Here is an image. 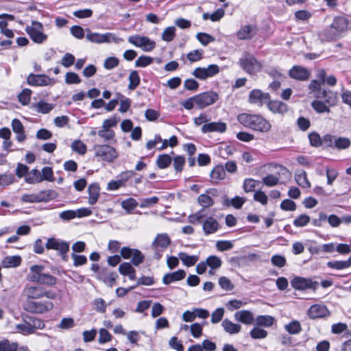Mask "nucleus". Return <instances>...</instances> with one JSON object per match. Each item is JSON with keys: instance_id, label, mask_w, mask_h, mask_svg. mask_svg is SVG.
<instances>
[{"instance_id": "1", "label": "nucleus", "mask_w": 351, "mask_h": 351, "mask_svg": "<svg viewBox=\"0 0 351 351\" xmlns=\"http://www.w3.org/2000/svg\"><path fill=\"white\" fill-rule=\"evenodd\" d=\"M22 295L27 300L25 309L30 313H45L50 311L53 308V304L51 301L34 302L33 300H38L45 297L49 300L56 298V293L51 290H45L40 285H27L24 287Z\"/></svg>"}, {"instance_id": "2", "label": "nucleus", "mask_w": 351, "mask_h": 351, "mask_svg": "<svg viewBox=\"0 0 351 351\" xmlns=\"http://www.w3.org/2000/svg\"><path fill=\"white\" fill-rule=\"evenodd\" d=\"M237 120L243 126L261 133H267L271 128L269 121L257 114L241 113Z\"/></svg>"}, {"instance_id": "3", "label": "nucleus", "mask_w": 351, "mask_h": 351, "mask_svg": "<svg viewBox=\"0 0 351 351\" xmlns=\"http://www.w3.org/2000/svg\"><path fill=\"white\" fill-rule=\"evenodd\" d=\"M25 32L31 40L38 45L44 43L48 38L44 32L43 25L37 21H32L31 25L25 27Z\"/></svg>"}, {"instance_id": "4", "label": "nucleus", "mask_w": 351, "mask_h": 351, "mask_svg": "<svg viewBox=\"0 0 351 351\" xmlns=\"http://www.w3.org/2000/svg\"><path fill=\"white\" fill-rule=\"evenodd\" d=\"M86 40L93 43H119L123 40L121 38L117 37L114 34L111 32L100 34L97 32H93L90 29H86Z\"/></svg>"}, {"instance_id": "5", "label": "nucleus", "mask_w": 351, "mask_h": 351, "mask_svg": "<svg viewBox=\"0 0 351 351\" xmlns=\"http://www.w3.org/2000/svg\"><path fill=\"white\" fill-rule=\"evenodd\" d=\"M240 66L248 74L253 75L262 69V64L255 57L247 52H245L239 60Z\"/></svg>"}, {"instance_id": "6", "label": "nucleus", "mask_w": 351, "mask_h": 351, "mask_svg": "<svg viewBox=\"0 0 351 351\" xmlns=\"http://www.w3.org/2000/svg\"><path fill=\"white\" fill-rule=\"evenodd\" d=\"M93 149L96 157L108 162H112L118 156L117 150L108 145H95Z\"/></svg>"}, {"instance_id": "7", "label": "nucleus", "mask_w": 351, "mask_h": 351, "mask_svg": "<svg viewBox=\"0 0 351 351\" xmlns=\"http://www.w3.org/2000/svg\"><path fill=\"white\" fill-rule=\"evenodd\" d=\"M128 42L132 45L141 48L144 51H152L156 47V43L146 36L134 35L128 38Z\"/></svg>"}, {"instance_id": "8", "label": "nucleus", "mask_w": 351, "mask_h": 351, "mask_svg": "<svg viewBox=\"0 0 351 351\" xmlns=\"http://www.w3.org/2000/svg\"><path fill=\"white\" fill-rule=\"evenodd\" d=\"M46 247L48 250L58 251L62 259L65 261H67L66 253L69 250V245L68 243L55 238H50L47 241Z\"/></svg>"}, {"instance_id": "9", "label": "nucleus", "mask_w": 351, "mask_h": 351, "mask_svg": "<svg viewBox=\"0 0 351 351\" xmlns=\"http://www.w3.org/2000/svg\"><path fill=\"white\" fill-rule=\"evenodd\" d=\"M195 97L197 108L198 109H203L215 103L219 99V95L215 92L210 91L197 95Z\"/></svg>"}, {"instance_id": "10", "label": "nucleus", "mask_w": 351, "mask_h": 351, "mask_svg": "<svg viewBox=\"0 0 351 351\" xmlns=\"http://www.w3.org/2000/svg\"><path fill=\"white\" fill-rule=\"evenodd\" d=\"M219 67L217 64H210L207 67H197L193 75L197 79L204 80L208 77H212L219 73Z\"/></svg>"}, {"instance_id": "11", "label": "nucleus", "mask_w": 351, "mask_h": 351, "mask_svg": "<svg viewBox=\"0 0 351 351\" xmlns=\"http://www.w3.org/2000/svg\"><path fill=\"white\" fill-rule=\"evenodd\" d=\"M291 285L297 290L303 291L311 289L315 291L317 289L319 283L316 281H312L309 278L297 276L291 280Z\"/></svg>"}, {"instance_id": "12", "label": "nucleus", "mask_w": 351, "mask_h": 351, "mask_svg": "<svg viewBox=\"0 0 351 351\" xmlns=\"http://www.w3.org/2000/svg\"><path fill=\"white\" fill-rule=\"evenodd\" d=\"M269 100H270V95L263 93L260 89H253L250 92L248 101L251 104L261 107L264 104H267Z\"/></svg>"}, {"instance_id": "13", "label": "nucleus", "mask_w": 351, "mask_h": 351, "mask_svg": "<svg viewBox=\"0 0 351 351\" xmlns=\"http://www.w3.org/2000/svg\"><path fill=\"white\" fill-rule=\"evenodd\" d=\"M306 313L308 317L311 319L326 317L330 314L326 306L320 304L311 306Z\"/></svg>"}, {"instance_id": "14", "label": "nucleus", "mask_w": 351, "mask_h": 351, "mask_svg": "<svg viewBox=\"0 0 351 351\" xmlns=\"http://www.w3.org/2000/svg\"><path fill=\"white\" fill-rule=\"evenodd\" d=\"M27 82L31 86H47L53 84V81L47 75L33 73L28 75Z\"/></svg>"}, {"instance_id": "15", "label": "nucleus", "mask_w": 351, "mask_h": 351, "mask_svg": "<svg viewBox=\"0 0 351 351\" xmlns=\"http://www.w3.org/2000/svg\"><path fill=\"white\" fill-rule=\"evenodd\" d=\"M134 175L133 171H127L120 174L121 178L118 180H112L108 184L107 189L108 191H114L119 189L121 186H124L125 182L130 178H132Z\"/></svg>"}, {"instance_id": "16", "label": "nucleus", "mask_w": 351, "mask_h": 351, "mask_svg": "<svg viewBox=\"0 0 351 351\" xmlns=\"http://www.w3.org/2000/svg\"><path fill=\"white\" fill-rule=\"evenodd\" d=\"M45 266L41 265H34L29 267V272L27 276V280L32 282L39 283L43 276Z\"/></svg>"}, {"instance_id": "17", "label": "nucleus", "mask_w": 351, "mask_h": 351, "mask_svg": "<svg viewBox=\"0 0 351 351\" xmlns=\"http://www.w3.org/2000/svg\"><path fill=\"white\" fill-rule=\"evenodd\" d=\"M236 321L245 325L254 324L255 317L254 314L248 310H241L236 312L234 315Z\"/></svg>"}, {"instance_id": "18", "label": "nucleus", "mask_w": 351, "mask_h": 351, "mask_svg": "<svg viewBox=\"0 0 351 351\" xmlns=\"http://www.w3.org/2000/svg\"><path fill=\"white\" fill-rule=\"evenodd\" d=\"M201 130L202 133H222L226 130V124L221 121L207 123L202 125Z\"/></svg>"}, {"instance_id": "19", "label": "nucleus", "mask_w": 351, "mask_h": 351, "mask_svg": "<svg viewBox=\"0 0 351 351\" xmlns=\"http://www.w3.org/2000/svg\"><path fill=\"white\" fill-rule=\"evenodd\" d=\"M289 75L291 78L297 80L304 81L308 79L309 71L300 66H293L289 72Z\"/></svg>"}, {"instance_id": "20", "label": "nucleus", "mask_w": 351, "mask_h": 351, "mask_svg": "<svg viewBox=\"0 0 351 351\" xmlns=\"http://www.w3.org/2000/svg\"><path fill=\"white\" fill-rule=\"evenodd\" d=\"M219 228L217 220L212 217H207L202 222V228L205 235L215 233Z\"/></svg>"}, {"instance_id": "21", "label": "nucleus", "mask_w": 351, "mask_h": 351, "mask_svg": "<svg viewBox=\"0 0 351 351\" xmlns=\"http://www.w3.org/2000/svg\"><path fill=\"white\" fill-rule=\"evenodd\" d=\"M171 243V239L167 234H158L152 242L155 249L160 248V251L165 250Z\"/></svg>"}, {"instance_id": "22", "label": "nucleus", "mask_w": 351, "mask_h": 351, "mask_svg": "<svg viewBox=\"0 0 351 351\" xmlns=\"http://www.w3.org/2000/svg\"><path fill=\"white\" fill-rule=\"evenodd\" d=\"M221 326L226 332L231 335L238 334L241 330V326L239 324L234 323L227 318L222 321Z\"/></svg>"}, {"instance_id": "23", "label": "nucleus", "mask_w": 351, "mask_h": 351, "mask_svg": "<svg viewBox=\"0 0 351 351\" xmlns=\"http://www.w3.org/2000/svg\"><path fill=\"white\" fill-rule=\"evenodd\" d=\"M186 272L183 269H178L173 273L166 274L162 278L165 285H169L174 281L181 280L184 278Z\"/></svg>"}, {"instance_id": "24", "label": "nucleus", "mask_w": 351, "mask_h": 351, "mask_svg": "<svg viewBox=\"0 0 351 351\" xmlns=\"http://www.w3.org/2000/svg\"><path fill=\"white\" fill-rule=\"evenodd\" d=\"M256 34V28L254 25H244L237 32V36L240 40L252 38Z\"/></svg>"}, {"instance_id": "25", "label": "nucleus", "mask_w": 351, "mask_h": 351, "mask_svg": "<svg viewBox=\"0 0 351 351\" xmlns=\"http://www.w3.org/2000/svg\"><path fill=\"white\" fill-rule=\"evenodd\" d=\"M268 108L273 113L284 114L288 111V106L286 104L280 101L269 100L267 103Z\"/></svg>"}, {"instance_id": "26", "label": "nucleus", "mask_w": 351, "mask_h": 351, "mask_svg": "<svg viewBox=\"0 0 351 351\" xmlns=\"http://www.w3.org/2000/svg\"><path fill=\"white\" fill-rule=\"evenodd\" d=\"M338 36L348 28V21L344 17H337L330 25Z\"/></svg>"}, {"instance_id": "27", "label": "nucleus", "mask_w": 351, "mask_h": 351, "mask_svg": "<svg viewBox=\"0 0 351 351\" xmlns=\"http://www.w3.org/2000/svg\"><path fill=\"white\" fill-rule=\"evenodd\" d=\"M318 36L322 42L335 40L339 37L330 25L319 32Z\"/></svg>"}, {"instance_id": "28", "label": "nucleus", "mask_w": 351, "mask_h": 351, "mask_svg": "<svg viewBox=\"0 0 351 351\" xmlns=\"http://www.w3.org/2000/svg\"><path fill=\"white\" fill-rule=\"evenodd\" d=\"M216 192L217 191L215 189H210L207 191L206 194L200 195L197 198L198 203L204 208L212 206L214 204V201L208 194L210 193L212 195H215Z\"/></svg>"}, {"instance_id": "29", "label": "nucleus", "mask_w": 351, "mask_h": 351, "mask_svg": "<svg viewBox=\"0 0 351 351\" xmlns=\"http://www.w3.org/2000/svg\"><path fill=\"white\" fill-rule=\"evenodd\" d=\"M37 203L47 202L54 199L58 197V193L54 190H44L36 193Z\"/></svg>"}, {"instance_id": "30", "label": "nucleus", "mask_w": 351, "mask_h": 351, "mask_svg": "<svg viewBox=\"0 0 351 351\" xmlns=\"http://www.w3.org/2000/svg\"><path fill=\"white\" fill-rule=\"evenodd\" d=\"M1 266L4 268L16 267L21 263L20 256H7L1 261Z\"/></svg>"}, {"instance_id": "31", "label": "nucleus", "mask_w": 351, "mask_h": 351, "mask_svg": "<svg viewBox=\"0 0 351 351\" xmlns=\"http://www.w3.org/2000/svg\"><path fill=\"white\" fill-rule=\"evenodd\" d=\"M275 319L271 315H258L255 317L254 324L256 326L271 327L274 323Z\"/></svg>"}, {"instance_id": "32", "label": "nucleus", "mask_w": 351, "mask_h": 351, "mask_svg": "<svg viewBox=\"0 0 351 351\" xmlns=\"http://www.w3.org/2000/svg\"><path fill=\"white\" fill-rule=\"evenodd\" d=\"M210 176L212 181L218 183L226 178V171L223 165L216 166L210 172Z\"/></svg>"}, {"instance_id": "33", "label": "nucleus", "mask_w": 351, "mask_h": 351, "mask_svg": "<svg viewBox=\"0 0 351 351\" xmlns=\"http://www.w3.org/2000/svg\"><path fill=\"white\" fill-rule=\"evenodd\" d=\"M55 105L47 103L43 100L39 101L36 104H33L32 107L38 112L47 114L54 108Z\"/></svg>"}, {"instance_id": "34", "label": "nucleus", "mask_w": 351, "mask_h": 351, "mask_svg": "<svg viewBox=\"0 0 351 351\" xmlns=\"http://www.w3.org/2000/svg\"><path fill=\"white\" fill-rule=\"evenodd\" d=\"M88 203L91 205L95 204L99 196V187L97 184H91L88 189Z\"/></svg>"}, {"instance_id": "35", "label": "nucleus", "mask_w": 351, "mask_h": 351, "mask_svg": "<svg viewBox=\"0 0 351 351\" xmlns=\"http://www.w3.org/2000/svg\"><path fill=\"white\" fill-rule=\"evenodd\" d=\"M295 180L303 188H309L311 186V183L307 179L306 173L304 170H300L295 173Z\"/></svg>"}, {"instance_id": "36", "label": "nucleus", "mask_w": 351, "mask_h": 351, "mask_svg": "<svg viewBox=\"0 0 351 351\" xmlns=\"http://www.w3.org/2000/svg\"><path fill=\"white\" fill-rule=\"evenodd\" d=\"M329 268L340 270L348 268L351 266V256L346 261H334L327 263Z\"/></svg>"}, {"instance_id": "37", "label": "nucleus", "mask_w": 351, "mask_h": 351, "mask_svg": "<svg viewBox=\"0 0 351 351\" xmlns=\"http://www.w3.org/2000/svg\"><path fill=\"white\" fill-rule=\"evenodd\" d=\"M25 180L28 184L41 182L42 178L40 172L36 169H32L31 171L28 172V174L25 177Z\"/></svg>"}, {"instance_id": "38", "label": "nucleus", "mask_w": 351, "mask_h": 351, "mask_svg": "<svg viewBox=\"0 0 351 351\" xmlns=\"http://www.w3.org/2000/svg\"><path fill=\"white\" fill-rule=\"evenodd\" d=\"M179 258L182 261L183 264L187 267L193 266L198 261V256H190L184 252L179 254Z\"/></svg>"}, {"instance_id": "39", "label": "nucleus", "mask_w": 351, "mask_h": 351, "mask_svg": "<svg viewBox=\"0 0 351 351\" xmlns=\"http://www.w3.org/2000/svg\"><path fill=\"white\" fill-rule=\"evenodd\" d=\"M101 278H103V281L107 284L110 287H112L114 285L116 282V279L117 278V274L114 271L111 272H107L105 273L103 272L101 274Z\"/></svg>"}, {"instance_id": "40", "label": "nucleus", "mask_w": 351, "mask_h": 351, "mask_svg": "<svg viewBox=\"0 0 351 351\" xmlns=\"http://www.w3.org/2000/svg\"><path fill=\"white\" fill-rule=\"evenodd\" d=\"M71 149L80 155H84L87 151L86 145L81 140H75L71 145Z\"/></svg>"}, {"instance_id": "41", "label": "nucleus", "mask_w": 351, "mask_h": 351, "mask_svg": "<svg viewBox=\"0 0 351 351\" xmlns=\"http://www.w3.org/2000/svg\"><path fill=\"white\" fill-rule=\"evenodd\" d=\"M285 330L291 335H296L301 332L302 327L300 323L297 320H293L285 326Z\"/></svg>"}, {"instance_id": "42", "label": "nucleus", "mask_w": 351, "mask_h": 351, "mask_svg": "<svg viewBox=\"0 0 351 351\" xmlns=\"http://www.w3.org/2000/svg\"><path fill=\"white\" fill-rule=\"evenodd\" d=\"M268 335L267 330L261 328L259 326H255L250 332V335L254 339H264L266 338Z\"/></svg>"}, {"instance_id": "43", "label": "nucleus", "mask_w": 351, "mask_h": 351, "mask_svg": "<svg viewBox=\"0 0 351 351\" xmlns=\"http://www.w3.org/2000/svg\"><path fill=\"white\" fill-rule=\"evenodd\" d=\"M171 161L172 160L169 155L161 154L158 156L156 164L160 169H165L170 165Z\"/></svg>"}, {"instance_id": "44", "label": "nucleus", "mask_w": 351, "mask_h": 351, "mask_svg": "<svg viewBox=\"0 0 351 351\" xmlns=\"http://www.w3.org/2000/svg\"><path fill=\"white\" fill-rule=\"evenodd\" d=\"M129 85L128 88L134 90L140 84L141 80L138 73L136 71H132L129 75Z\"/></svg>"}, {"instance_id": "45", "label": "nucleus", "mask_w": 351, "mask_h": 351, "mask_svg": "<svg viewBox=\"0 0 351 351\" xmlns=\"http://www.w3.org/2000/svg\"><path fill=\"white\" fill-rule=\"evenodd\" d=\"M32 90L29 88L23 89L18 95V99L20 103L26 106L29 104L31 99Z\"/></svg>"}, {"instance_id": "46", "label": "nucleus", "mask_w": 351, "mask_h": 351, "mask_svg": "<svg viewBox=\"0 0 351 351\" xmlns=\"http://www.w3.org/2000/svg\"><path fill=\"white\" fill-rule=\"evenodd\" d=\"M206 262L208 266L212 269H219L222 264V261L221 258L217 256H208Z\"/></svg>"}, {"instance_id": "47", "label": "nucleus", "mask_w": 351, "mask_h": 351, "mask_svg": "<svg viewBox=\"0 0 351 351\" xmlns=\"http://www.w3.org/2000/svg\"><path fill=\"white\" fill-rule=\"evenodd\" d=\"M16 343H11L8 339L0 341V351H17Z\"/></svg>"}, {"instance_id": "48", "label": "nucleus", "mask_w": 351, "mask_h": 351, "mask_svg": "<svg viewBox=\"0 0 351 351\" xmlns=\"http://www.w3.org/2000/svg\"><path fill=\"white\" fill-rule=\"evenodd\" d=\"M57 283V278L49 274H44L40 279L39 284L44 285L49 287H53L56 285Z\"/></svg>"}, {"instance_id": "49", "label": "nucleus", "mask_w": 351, "mask_h": 351, "mask_svg": "<svg viewBox=\"0 0 351 351\" xmlns=\"http://www.w3.org/2000/svg\"><path fill=\"white\" fill-rule=\"evenodd\" d=\"M138 206L137 202L133 198H128L121 202L122 208L130 213Z\"/></svg>"}, {"instance_id": "50", "label": "nucleus", "mask_w": 351, "mask_h": 351, "mask_svg": "<svg viewBox=\"0 0 351 351\" xmlns=\"http://www.w3.org/2000/svg\"><path fill=\"white\" fill-rule=\"evenodd\" d=\"M313 108L318 113L330 112V108L324 102L315 100L312 102Z\"/></svg>"}, {"instance_id": "51", "label": "nucleus", "mask_w": 351, "mask_h": 351, "mask_svg": "<svg viewBox=\"0 0 351 351\" xmlns=\"http://www.w3.org/2000/svg\"><path fill=\"white\" fill-rule=\"evenodd\" d=\"M350 141L346 137H336L334 147L338 149H344L349 147Z\"/></svg>"}, {"instance_id": "52", "label": "nucleus", "mask_w": 351, "mask_h": 351, "mask_svg": "<svg viewBox=\"0 0 351 351\" xmlns=\"http://www.w3.org/2000/svg\"><path fill=\"white\" fill-rule=\"evenodd\" d=\"M154 62V58L147 56H141L135 62L136 67H145Z\"/></svg>"}, {"instance_id": "53", "label": "nucleus", "mask_w": 351, "mask_h": 351, "mask_svg": "<svg viewBox=\"0 0 351 351\" xmlns=\"http://www.w3.org/2000/svg\"><path fill=\"white\" fill-rule=\"evenodd\" d=\"M176 27L171 26L165 28L162 34V39L165 41L170 42L175 37Z\"/></svg>"}, {"instance_id": "54", "label": "nucleus", "mask_w": 351, "mask_h": 351, "mask_svg": "<svg viewBox=\"0 0 351 351\" xmlns=\"http://www.w3.org/2000/svg\"><path fill=\"white\" fill-rule=\"evenodd\" d=\"M322 94V98L324 99L326 103H327L329 106L335 105L337 101V98L335 93L332 92H327L326 90H323Z\"/></svg>"}, {"instance_id": "55", "label": "nucleus", "mask_w": 351, "mask_h": 351, "mask_svg": "<svg viewBox=\"0 0 351 351\" xmlns=\"http://www.w3.org/2000/svg\"><path fill=\"white\" fill-rule=\"evenodd\" d=\"M220 287L226 291H232L234 289V285L230 279L225 276L220 277L218 281Z\"/></svg>"}, {"instance_id": "56", "label": "nucleus", "mask_w": 351, "mask_h": 351, "mask_svg": "<svg viewBox=\"0 0 351 351\" xmlns=\"http://www.w3.org/2000/svg\"><path fill=\"white\" fill-rule=\"evenodd\" d=\"M271 262L274 266L280 268L286 265L287 260L284 256L276 254L271 258Z\"/></svg>"}, {"instance_id": "57", "label": "nucleus", "mask_w": 351, "mask_h": 351, "mask_svg": "<svg viewBox=\"0 0 351 351\" xmlns=\"http://www.w3.org/2000/svg\"><path fill=\"white\" fill-rule=\"evenodd\" d=\"M310 144L313 147H319L322 145V139L317 132H311L308 134Z\"/></svg>"}, {"instance_id": "58", "label": "nucleus", "mask_w": 351, "mask_h": 351, "mask_svg": "<svg viewBox=\"0 0 351 351\" xmlns=\"http://www.w3.org/2000/svg\"><path fill=\"white\" fill-rule=\"evenodd\" d=\"M65 82L68 84H77L81 82V79L77 73L68 72L65 75Z\"/></svg>"}, {"instance_id": "59", "label": "nucleus", "mask_w": 351, "mask_h": 351, "mask_svg": "<svg viewBox=\"0 0 351 351\" xmlns=\"http://www.w3.org/2000/svg\"><path fill=\"white\" fill-rule=\"evenodd\" d=\"M202 50L195 49L188 53L186 58L190 62H194L200 60L202 58Z\"/></svg>"}, {"instance_id": "60", "label": "nucleus", "mask_w": 351, "mask_h": 351, "mask_svg": "<svg viewBox=\"0 0 351 351\" xmlns=\"http://www.w3.org/2000/svg\"><path fill=\"white\" fill-rule=\"evenodd\" d=\"M119 60L116 57L107 58L104 63V67L107 70L112 69L119 65Z\"/></svg>"}, {"instance_id": "61", "label": "nucleus", "mask_w": 351, "mask_h": 351, "mask_svg": "<svg viewBox=\"0 0 351 351\" xmlns=\"http://www.w3.org/2000/svg\"><path fill=\"white\" fill-rule=\"evenodd\" d=\"M41 178L42 182L43 180L53 181V172L50 167H45L41 171Z\"/></svg>"}, {"instance_id": "62", "label": "nucleus", "mask_w": 351, "mask_h": 351, "mask_svg": "<svg viewBox=\"0 0 351 351\" xmlns=\"http://www.w3.org/2000/svg\"><path fill=\"white\" fill-rule=\"evenodd\" d=\"M131 258L132 262L135 266H138L144 261V256L140 250L136 249L134 250V252L132 253Z\"/></svg>"}, {"instance_id": "63", "label": "nucleus", "mask_w": 351, "mask_h": 351, "mask_svg": "<svg viewBox=\"0 0 351 351\" xmlns=\"http://www.w3.org/2000/svg\"><path fill=\"white\" fill-rule=\"evenodd\" d=\"M310 221V217L306 215H301L293 221V225L296 227H304Z\"/></svg>"}, {"instance_id": "64", "label": "nucleus", "mask_w": 351, "mask_h": 351, "mask_svg": "<svg viewBox=\"0 0 351 351\" xmlns=\"http://www.w3.org/2000/svg\"><path fill=\"white\" fill-rule=\"evenodd\" d=\"M98 135L104 141H110L114 137L115 134L113 130L102 128L101 130L98 131Z\"/></svg>"}]
</instances>
